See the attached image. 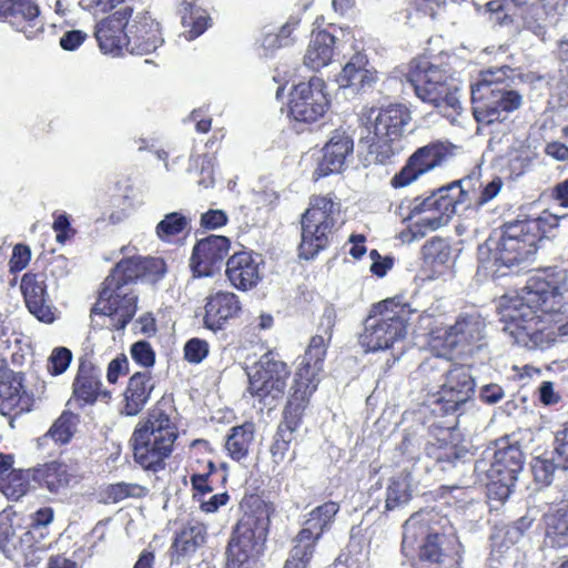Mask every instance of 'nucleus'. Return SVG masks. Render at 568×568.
Here are the masks:
<instances>
[{
    "label": "nucleus",
    "mask_w": 568,
    "mask_h": 568,
    "mask_svg": "<svg viewBox=\"0 0 568 568\" xmlns=\"http://www.w3.org/2000/svg\"><path fill=\"white\" fill-rule=\"evenodd\" d=\"M78 416L71 412H63L53 423L44 438H51L58 444H67L74 434Z\"/></svg>",
    "instance_id": "obj_46"
},
{
    "label": "nucleus",
    "mask_w": 568,
    "mask_h": 568,
    "mask_svg": "<svg viewBox=\"0 0 568 568\" xmlns=\"http://www.w3.org/2000/svg\"><path fill=\"white\" fill-rule=\"evenodd\" d=\"M465 197L466 191L462 186V181H455L424 200L415 199L408 217L416 219L414 222L416 233L423 236L427 231H436L446 225Z\"/></svg>",
    "instance_id": "obj_11"
},
{
    "label": "nucleus",
    "mask_w": 568,
    "mask_h": 568,
    "mask_svg": "<svg viewBox=\"0 0 568 568\" xmlns=\"http://www.w3.org/2000/svg\"><path fill=\"white\" fill-rule=\"evenodd\" d=\"M531 469L535 480L542 486H548L554 479L556 469H562V467L559 465L554 454L551 459L536 458Z\"/></svg>",
    "instance_id": "obj_50"
},
{
    "label": "nucleus",
    "mask_w": 568,
    "mask_h": 568,
    "mask_svg": "<svg viewBox=\"0 0 568 568\" xmlns=\"http://www.w3.org/2000/svg\"><path fill=\"white\" fill-rule=\"evenodd\" d=\"M32 483H34L33 469L11 470L4 479L3 493L12 499H19L33 487Z\"/></svg>",
    "instance_id": "obj_44"
},
{
    "label": "nucleus",
    "mask_w": 568,
    "mask_h": 568,
    "mask_svg": "<svg viewBox=\"0 0 568 568\" xmlns=\"http://www.w3.org/2000/svg\"><path fill=\"white\" fill-rule=\"evenodd\" d=\"M231 242L222 235H211L200 240L193 247L190 268L194 276H210L229 255Z\"/></svg>",
    "instance_id": "obj_21"
},
{
    "label": "nucleus",
    "mask_w": 568,
    "mask_h": 568,
    "mask_svg": "<svg viewBox=\"0 0 568 568\" xmlns=\"http://www.w3.org/2000/svg\"><path fill=\"white\" fill-rule=\"evenodd\" d=\"M268 526L270 517L265 508L245 513L236 524L229 542L225 568H253L252 557L265 541Z\"/></svg>",
    "instance_id": "obj_12"
},
{
    "label": "nucleus",
    "mask_w": 568,
    "mask_h": 568,
    "mask_svg": "<svg viewBox=\"0 0 568 568\" xmlns=\"http://www.w3.org/2000/svg\"><path fill=\"white\" fill-rule=\"evenodd\" d=\"M423 260L430 266L444 265L450 257L448 243L439 237L427 241L422 248Z\"/></svg>",
    "instance_id": "obj_47"
},
{
    "label": "nucleus",
    "mask_w": 568,
    "mask_h": 568,
    "mask_svg": "<svg viewBox=\"0 0 568 568\" xmlns=\"http://www.w3.org/2000/svg\"><path fill=\"white\" fill-rule=\"evenodd\" d=\"M545 542L552 548L568 547V500L545 516Z\"/></svg>",
    "instance_id": "obj_36"
},
{
    "label": "nucleus",
    "mask_w": 568,
    "mask_h": 568,
    "mask_svg": "<svg viewBox=\"0 0 568 568\" xmlns=\"http://www.w3.org/2000/svg\"><path fill=\"white\" fill-rule=\"evenodd\" d=\"M21 292L26 305L33 316L47 324L54 322L55 315L49 301L42 274L26 273L21 280Z\"/></svg>",
    "instance_id": "obj_24"
},
{
    "label": "nucleus",
    "mask_w": 568,
    "mask_h": 568,
    "mask_svg": "<svg viewBox=\"0 0 568 568\" xmlns=\"http://www.w3.org/2000/svg\"><path fill=\"white\" fill-rule=\"evenodd\" d=\"M344 224L341 202L332 194L313 195L301 216L300 257L314 258L331 243L333 235Z\"/></svg>",
    "instance_id": "obj_4"
},
{
    "label": "nucleus",
    "mask_w": 568,
    "mask_h": 568,
    "mask_svg": "<svg viewBox=\"0 0 568 568\" xmlns=\"http://www.w3.org/2000/svg\"><path fill=\"white\" fill-rule=\"evenodd\" d=\"M145 493L146 489L138 484L116 483L105 489V498L110 503H119L128 497H142Z\"/></svg>",
    "instance_id": "obj_49"
},
{
    "label": "nucleus",
    "mask_w": 568,
    "mask_h": 568,
    "mask_svg": "<svg viewBox=\"0 0 568 568\" xmlns=\"http://www.w3.org/2000/svg\"><path fill=\"white\" fill-rule=\"evenodd\" d=\"M444 548L447 554L438 559H433L428 564H419L418 568H462V544L458 539H450L445 542Z\"/></svg>",
    "instance_id": "obj_48"
},
{
    "label": "nucleus",
    "mask_w": 568,
    "mask_h": 568,
    "mask_svg": "<svg viewBox=\"0 0 568 568\" xmlns=\"http://www.w3.org/2000/svg\"><path fill=\"white\" fill-rule=\"evenodd\" d=\"M260 264L258 256H254L252 253H235L226 263L227 278L237 290H251L261 280Z\"/></svg>",
    "instance_id": "obj_28"
},
{
    "label": "nucleus",
    "mask_w": 568,
    "mask_h": 568,
    "mask_svg": "<svg viewBox=\"0 0 568 568\" xmlns=\"http://www.w3.org/2000/svg\"><path fill=\"white\" fill-rule=\"evenodd\" d=\"M568 302V271L554 268L528 280L516 295L499 302L503 332L514 343L545 348L568 336V315L560 312Z\"/></svg>",
    "instance_id": "obj_1"
},
{
    "label": "nucleus",
    "mask_w": 568,
    "mask_h": 568,
    "mask_svg": "<svg viewBox=\"0 0 568 568\" xmlns=\"http://www.w3.org/2000/svg\"><path fill=\"white\" fill-rule=\"evenodd\" d=\"M335 38L327 31H318L312 34L304 63L313 70L327 65L334 53Z\"/></svg>",
    "instance_id": "obj_37"
},
{
    "label": "nucleus",
    "mask_w": 568,
    "mask_h": 568,
    "mask_svg": "<svg viewBox=\"0 0 568 568\" xmlns=\"http://www.w3.org/2000/svg\"><path fill=\"white\" fill-rule=\"evenodd\" d=\"M129 40L128 53L148 54L155 51L162 43L160 24L153 19L149 11L141 10L133 12L128 26Z\"/></svg>",
    "instance_id": "obj_20"
},
{
    "label": "nucleus",
    "mask_w": 568,
    "mask_h": 568,
    "mask_svg": "<svg viewBox=\"0 0 568 568\" xmlns=\"http://www.w3.org/2000/svg\"><path fill=\"white\" fill-rule=\"evenodd\" d=\"M53 520V509L50 507L40 508L32 515L31 528L28 531H33V540L36 539L34 535L41 528L47 527Z\"/></svg>",
    "instance_id": "obj_61"
},
{
    "label": "nucleus",
    "mask_w": 568,
    "mask_h": 568,
    "mask_svg": "<svg viewBox=\"0 0 568 568\" xmlns=\"http://www.w3.org/2000/svg\"><path fill=\"white\" fill-rule=\"evenodd\" d=\"M475 379L464 365H452L445 373L435 395V410L452 414L459 410L474 395Z\"/></svg>",
    "instance_id": "obj_16"
},
{
    "label": "nucleus",
    "mask_w": 568,
    "mask_h": 568,
    "mask_svg": "<svg viewBox=\"0 0 568 568\" xmlns=\"http://www.w3.org/2000/svg\"><path fill=\"white\" fill-rule=\"evenodd\" d=\"M206 526L196 519L187 520L180 530V556H191L206 540Z\"/></svg>",
    "instance_id": "obj_40"
},
{
    "label": "nucleus",
    "mask_w": 568,
    "mask_h": 568,
    "mask_svg": "<svg viewBox=\"0 0 568 568\" xmlns=\"http://www.w3.org/2000/svg\"><path fill=\"white\" fill-rule=\"evenodd\" d=\"M241 310L236 294L219 291L206 297L204 325L212 331L221 329L230 320L237 317Z\"/></svg>",
    "instance_id": "obj_25"
},
{
    "label": "nucleus",
    "mask_w": 568,
    "mask_h": 568,
    "mask_svg": "<svg viewBox=\"0 0 568 568\" xmlns=\"http://www.w3.org/2000/svg\"><path fill=\"white\" fill-rule=\"evenodd\" d=\"M87 37L88 34L81 30H70L60 38V45L63 50L74 51L85 41Z\"/></svg>",
    "instance_id": "obj_59"
},
{
    "label": "nucleus",
    "mask_w": 568,
    "mask_h": 568,
    "mask_svg": "<svg viewBox=\"0 0 568 568\" xmlns=\"http://www.w3.org/2000/svg\"><path fill=\"white\" fill-rule=\"evenodd\" d=\"M33 531L16 527L7 516L0 517V548L8 556L13 557L17 551H24L32 547Z\"/></svg>",
    "instance_id": "obj_34"
},
{
    "label": "nucleus",
    "mask_w": 568,
    "mask_h": 568,
    "mask_svg": "<svg viewBox=\"0 0 568 568\" xmlns=\"http://www.w3.org/2000/svg\"><path fill=\"white\" fill-rule=\"evenodd\" d=\"M335 320L336 313L334 308H325L320 324L323 334H317L311 338L300 367L295 373L288 398H302L304 404H308L310 397L316 390L320 383V374L323 371Z\"/></svg>",
    "instance_id": "obj_9"
},
{
    "label": "nucleus",
    "mask_w": 568,
    "mask_h": 568,
    "mask_svg": "<svg viewBox=\"0 0 568 568\" xmlns=\"http://www.w3.org/2000/svg\"><path fill=\"white\" fill-rule=\"evenodd\" d=\"M173 399L163 397L136 425L131 443L135 462L145 469L156 470L173 450L178 437L171 415Z\"/></svg>",
    "instance_id": "obj_3"
},
{
    "label": "nucleus",
    "mask_w": 568,
    "mask_h": 568,
    "mask_svg": "<svg viewBox=\"0 0 568 568\" xmlns=\"http://www.w3.org/2000/svg\"><path fill=\"white\" fill-rule=\"evenodd\" d=\"M31 260V250L28 245L17 244L12 250V255L9 261L11 272H21L24 270Z\"/></svg>",
    "instance_id": "obj_58"
},
{
    "label": "nucleus",
    "mask_w": 568,
    "mask_h": 568,
    "mask_svg": "<svg viewBox=\"0 0 568 568\" xmlns=\"http://www.w3.org/2000/svg\"><path fill=\"white\" fill-rule=\"evenodd\" d=\"M154 385L148 372L133 374L124 390V405L121 413L126 416H136L146 405Z\"/></svg>",
    "instance_id": "obj_32"
},
{
    "label": "nucleus",
    "mask_w": 568,
    "mask_h": 568,
    "mask_svg": "<svg viewBox=\"0 0 568 568\" xmlns=\"http://www.w3.org/2000/svg\"><path fill=\"white\" fill-rule=\"evenodd\" d=\"M71 361L72 352L69 348L62 346L55 347L48 358L47 369L50 375L59 376L69 368Z\"/></svg>",
    "instance_id": "obj_51"
},
{
    "label": "nucleus",
    "mask_w": 568,
    "mask_h": 568,
    "mask_svg": "<svg viewBox=\"0 0 568 568\" xmlns=\"http://www.w3.org/2000/svg\"><path fill=\"white\" fill-rule=\"evenodd\" d=\"M436 517L437 515L432 513L415 514L403 526L404 548H414L419 539L423 540L419 545V564H428L433 559L444 557V554H447L444 544L450 539H458L449 520L440 518L435 521Z\"/></svg>",
    "instance_id": "obj_10"
},
{
    "label": "nucleus",
    "mask_w": 568,
    "mask_h": 568,
    "mask_svg": "<svg viewBox=\"0 0 568 568\" xmlns=\"http://www.w3.org/2000/svg\"><path fill=\"white\" fill-rule=\"evenodd\" d=\"M306 406L307 404H304L302 398H288L283 412V420L277 427L274 442L270 448L272 459L276 465L283 463L288 456L294 433L301 424Z\"/></svg>",
    "instance_id": "obj_23"
},
{
    "label": "nucleus",
    "mask_w": 568,
    "mask_h": 568,
    "mask_svg": "<svg viewBox=\"0 0 568 568\" xmlns=\"http://www.w3.org/2000/svg\"><path fill=\"white\" fill-rule=\"evenodd\" d=\"M551 227L547 217L505 223L499 236H490L479 248V258L487 260L496 267H511L527 262L537 253Z\"/></svg>",
    "instance_id": "obj_2"
},
{
    "label": "nucleus",
    "mask_w": 568,
    "mask_h": 568,
    "mask_svg": "<svg viewBox=\"0 0 568 568\" xmlns=\"http://www.w3.org/2000/svg\"><path fill=\"white\" fill-rule=\"evenodd\" d=\"M554 449L562 470L568 469V422L556 432Z\"/></svg>",
    "instance_id": "obj_52"
},
{
    "label": "nucleus",
    "mask_w": 568,
    "mask_h": 568,
    "mask_svg": "<svg viewBox=\"0 0 568 568\" xmlns=\"http://www.w3.org/2000/svg\"><path fill=\"white\" fill-rule=\"evenodd\" d=\"M132 14L133 7L126 6L97 22L94 37L103 53L114 57L128 53V26Z\"/></svg>",
    "instance_id": "obj_19"
},
{
    "label": "nucleus",
    "mask_w": 568,
    "mask_h": 568,
    "mask_svg": "<svg viewBox=\"0 0 568 568\" xmlns=\"http://www.w3.org/2000/svg\"><path fill=\"white\" fill-rule=\"evenodd\" d=\"M136 295L129 286L104 281L93 314L104 316L102 325L112 329H123L136 311Z\"/></svg>",
    "instance_id": "obj_15"
},
{
    "label": "nucleus",
    "mask_w": 568,
    "mask_h": 568,
    "mask_svg": "<svg viewBox=\"0 0 568 568\" xmlns=\"http://www.w3.org/2000/svg\"><path fill=\"white\" fill-rule=\"evenodd\" d=\"M495 466L494 448H487L483 452L479 459L474 465V475L478 484L498 489V476Z\"/></svg>",
    "instance_id": "obj_45"
},
{
    "label": "nucleus",
    "mask_w": 568,
    "mask_h": 568,
    "mask_svg": "<svg viewBox=\"0 0 568 568\" xmlns=\"http://www.w3.org/2000/svg\"><path fill=\"white\" fill-rule=\"evenodd\" d=\"M538 153L530 146H521L511 159V168L516 174H523L537 160Z\"/></svg>",
    "instance_id": "obj_53"
},
{
    "label": "nucleus",
    "mask_w": 568,
    "mask_h": 568,
    "mask_svg": "<svg viewBox=\"0 0 568 568\" xmlns=\"http://www.w3.org/2000/svg\"><path fill=\"white\" fill-rule=\"evenodd\" d=\"M9 23L28 39L34 38L42 30L39 8L34 0H17Z\"/></svg>",
    "instance_id": "obj_33"
},
{
    "label": "nucleus",
    "mask_w": 568,
    "mask_h": 568,
    "mask_svg": "<svg viewBox=\"0 0 568 568\" xmlns=\"http://www.w3.org/2000/svg\"><path fill=\"white\" fill-rule=\"evenodd\" d=\"M339 510L335 501H327L308 513L303 528L295 537V545L284 568H306L314 552L315 545L323 532L328 529Z\"/></svg>",
    "instance_id": "obj_13"
},
{
    "label": "nucleus",
    "mask_w": 568,
    "mask_h": 568,
    "mask_svg": "<svg viewBox=\"0 0 568 568\" xmlns=\"http://www.w3.org/2000/svg\"><path fill=\"white\" fill-rule=\"evenodd\" d=\"M209 354V344L201 338H191L184 345V358L192 364L201 363Z\"/></svg>",
    "instance_id": "obj_54"
},
{
    "label": "nucleus",
    "mask_w": 568,
    "mask_h": 568,
    "mask_svg": "<svg viewBox=\"0 0 568 568\" xmlns=\"http://www.w3.org/2000/svg\"><path fill=\"white\" fill-rule=\"evenodd\" d=\"M72 394L81 406L95 403L100 396H109V393L102 389L100 371L88 362H82L79 365L72 385Z\"/></svg>",
    "instance_id": "obj_29"
},
{
    "label": "nucleus",
    "mask_w": 568,
    "mask_h": 568,
    "mask_svg": "<svg viewBox=\"0 0 568 568\" xmlns=\"http://www.w3.org/2000/svg\"><path fill=\"white\" fill-rule=\"evenodd\" d=\"M210 21L211 18L203 8L194 3H185L182 12V26L189 29L184 32L187 40L201 36L209 28Z\"/></svg>",
    "instance_id": "obj_42"
},
{
    "label": "nucleus",
    "mask_w": 568,
    "mask_h": 568,
    "mask_svg": "<svg viewBox=\"0 0 568 568\" xmlns=\"http://www.w3.org/2000/svg\"><path fill=\"white\" fill-rule=\"evenodd\" d=\"M495 466L498 476V489L500 498L510 494V488L515 486L518 474L523 469L524 455L519 447L509 445L503 448H494Z\"/></svg>",
    "instance_id": "obj_27"
},
{
    "label": "nucleus",
    "mask_w": 568,
    "mask_h": 568,
    "mask_svg": "<svg viewBox=\"0 0 568 568\" xmlns=\"http://www.w3.org/2000/svg\"><path fill=\"white\" fill-rule=\"evenodd\" d=\"M407 80L416 95L438 109L444 116L453 118L459 113L462 106L457 84L445 70L433 64L427 58L410 61Z\"/></svg>",
    "instance_id": "obj_7"
},
{
    "label": "nucleus",
    "mask_w": 568,
    "mask_h": 568,
    "mask_svg": "<svg viewBox=\"0 0 568 568\" xmlns=\"http://www.w3.org/2000/svg\"><path fill=\"white\" fill-rule=\"evenodd\" d=\"M452 143L436 141L417 149L407 160L405 166L392 179V186L404 187L416 181L424 173L442 165L454 155Z\"/></svg>",
    "instance_id": "obj_17"
},
{
    "label": "nucleus",
    "mask_w": 568,
    "mask_h": 568,
    "mask_svg": "<svg viewBox=\"0 0 568 568\" xmlns=\"http://www.w3.org/2000/svg\"><path fill=\"white\" fill-rule=\"evenodd\" d=\"M54 221L52 229L55 232V241L64 244L69 239L74 235V230L71 227L69 216L65 213L53 214Z\"/></svg>",
    "instance_id": "obj_57"
},
{
    "label": "nucleus",
    "mask_w": 568,
    "mask_h": 568,
    "mask_svg": "<svg viewBox=\"0 0 568 568\" xmlns=\"http://www.w3.org/2000/svg\"><path fill=\"white\" fill-rule=\"evenodd\" d=\"M155 233L161 241L172 242L178 235V212L166 214L164 219L158 223Z\"/></svg>",
    "instance_id": "obj_55"
},
{
    "label": "nucleus",
    "mask_w": 568,
    "mask_h": 568,
    "mask_svg": "<svg viewBox=\"0 0 568 568\" xmlns=\"http://www.w3.org/2000/svg\"><path fill=\"white\" fill-rule=\"evenodd\" d=\"M132 358L143 367L153 366L155 354L148 342L140 341L131 346Z\"/></svg>",
    "instance_id": "obj_56"
},
{
    "label": "nucleus",
    "mask_w": 568,
    "mask_h": 568,
    "mask_svg": "<svg viewBox=\"0 0 568 568\" xmlns=\"http://www.w3.org/2000/svg\"><path fill=\"white\" fill-rule=\"evenodd\" d=\"M479 396L487 404H496L504 398L505 392L498 384H487L480 388Z\"/></svg>",
    "instance_id": "obj_64"
},
{
    "label": "nucleus",
    "mask_w": 568,
    "mask_h": 568,
    "mask_svg": "<svg viewBox=\"0 0 568 568\" xmlns=\"http://www.w3.org/2000/svg\"><path fill=\"white\" fill-rule=\"evenodd\" d=\"M128 372V359L125 356L112 359L108 366L106 378L109 383H116L119 376Z\"/></svg>",
    "instance_id": "obj_63"
},
{
    "label": "nucleus",
    "mask_w": 568,
    "mask_h": 568,
    "mask_svg": "<svg viewBox=\"0 0 568 568\" xmlns=\"http://www.w3.org/2000/svg\"><path fill=\"white\" fill-rule=\"evenodd\" d=\"M227 215L222 210H209L201 216V225L209 230H214L225 225Z\"/></svg>",
    "instance_id": "obj_60"
},
{
    "label": "nucleus",
    "mask_w": 568,
    "mask_h": 568,
    "mask_svg": "<svg viewBox=\"0 0 568 568\" xmlns=\"http://www.w3.org/2000/svg\"><path fill=\"white\" fill-rule=\"evenodd\" d=\"M412 310L407 304L385 300L366 318L359 343L366 352L385 351L403 341Z\"/></svg>",
    "instance_id": "obj_8"
},
{
    "label": "nucleus",
    "mask_w": 568,
    "mask_h": 568,
    "mask_svg": "<svg viewBox=\"0 0 568 568\" xmlns=\"http://www.w3.org/2000/svg\"><path fill=\"white\" fill-rule=\"evenodd\" d=\"M143 257L122 260L116 264L111 275L105 281L111 284H128L144 275Z\"/></svg>",
    "instance_id": "obj_43"
},
{
    "label": "nucleus",
    "mask_w": 568,
    "mask_h": 568,
    "mask_svg": "<svg viewBox=\"0 0 568 568\" xmlns=\"http://www.w3.org/2000/svg\"><path fill=\"white\" fill-rule=\"evenodd\" d=\"M34 484L45 487L51 493H58L69 484L70 475L64 464L51 462L33 469Z\"/></svg>",
    "instance_id": "obj_39"
},
{
    "label": "nucleus",
    "mask_w": 568,
    "mask_h": 568,
    "mask_svg": "<svg viewBox=\"0 0 568 568\" xmlns=\"http://www.w3.org/2000/svg\"><path fill=\"white\" fill-rule=\"evenodd\" d=\"M254 437L255 425L252 422L232 427L225 440V449L229 456L237 462L244 459L250 453Z\"/></svg>",
    "instance_id": "obj_38"
},
{
    "label": "nucleus",
    "mask_w": 568,
    "mask_h": 568,
    "mask_svg": "<svg viewBox=\"0 0 568 568\" xmlns=\"http://www.w3.org/2000/svg\"><path fill=\"white\" fill-rule=\"evenodd\" d=\"M29 398L23 389L21 373L6 372L0 378V413L10 415L13 410L22 413L28 409Z\"/></svg>",
    "instance_id": "obj_30"
},
{
    "label": "nucleus",
    "mask_w": 568,
    "mask_h": 568,
    "mask_svg": "<svg viewBox=\"0 0 568 568\" xmlns=\"http://www.w3.org/2000/svg\"><path fill=\"white\" fill-rule=\"evenodd\" d=\"M410 120V112L403 104L369 108L362 113L369 154L375 155L377 162L385 163L400 152V140Z\"/></svg>",
    "instance_id": "obj_5"
},
{
    "label": "nucleus",
    "mask_w": 568,
    "mask_h": 568,
    "mask_svg": "<svg viewBox=\"0 0 568 568\" xmlns=\"http://www.w3.org/2000/svg\"><path fill=\"white\" fill-rule=\"evenodd\" d=\"M467 453L464 447L448 442L446 437L434 438L425 447L426 456L438 464L442 470L456 466L466 457Z\"/></svg>",
    "instance_id": "obj_35"
},
{
    "label": "nucleus",
    "mask_w": 568,
    "mask_h": 568,
    "mask_svg": "<svg viewBox=\"0 0 568 568\" xmlns=\"http://www.w3.org/2000/svg\"><path fill=\"white\" fill-rule=\"evenodd\" d=\"M510 71L509 67L481 71L479 80L471 85L473 113L478 123L491 124L501 119L503 112L521 105V95L509 85Z\"/></svg>",
    "instance_id": "obj_6"
},
{
    "label": "nucleus",
    "mask_w": 568,
    "mask_h": 568,
    "mask_svg": "<svg viewBox=\"0 0 568 568\" xmlns=\"http://www.w3.org/2000/svg\"><path fill=\"white\" fill-rule=\"evenodd\" d=\"M290 375L287 364L267 352L248 372V392L266 405L271 404L283 396Z\"/></svg>",
    "instance_id": "obj_14"
},
{
    "label": "nucleus",
    "mask_w": 568,
    "mask_h": 568,
    "mask_svg": "<svg viewBox=\"0 0 568 568\" xmlns=\"http://www.w3.org/2000/svg\"><path fill=\"white\" fill-rule=\"evenodd\" d=\"M412 481V475L406 471H400L390 478L386 489V509L393 510L410 500Z\"/></svg>",
    "instance_id": "obj_41"
},
{
    "label": "nucleus",
    "mask_w": 568,
    "mask_h": 568,
    "mask_svg": "<svg viewBox=\"0 0 568 568\" xmlns=\"http://www.w3.org/2000/svg\"><path fill=\"white\" fill-rule=\"evenodd\" d=\"M352 138L344 131H334L328 142L323 148V158L316 168V179L328 174L338 173L348 155L353 153Z\"/></svg>",
    "instance_id": "obj_26"
},
{
    "label": "nucleus",
    "mask_w": 568,
    "mask_h": 568,
    "mask_svg": "<svg viewBox=\"0 0 568 568\" xmlns=\"http://www.w3.org/2000/svg\"><path fill=\"white\" fill-rule=\"evenodd\" d=\"M369 257L372 260L371 271L377 276H384L393 266V260L389 257H384L382 260L376 250H372L369 252Z\"/></svg>",
    "instance_id": "obj_62"
},
{
    "label": "nucleus",
    "mask_w": 568,
    "mask_h": 568,
    "mask_svg": "<svg viewBox=\"0 0 568 568\" xmlns=\"http://www.w3.org/2000/svg\"><path fill=\"white\" fill-rule=\"evenodd\" d=\"M324 89V80L318 77H312L307 83L297 84L291 93V115L302 122H315L323 116L328 106Z\"/></svg>",
    "instance_id": "obj_18"
},
{
    "label": "nucleus",
    "mask_w": 568,
    "mask_h": 568,
    "mask_svg": "<svg viewBox=\"0 0 568 568\" xmlns=\"http://www.w3.org/2000/svg\"><path fill=\"white\" fill-rule=\"evenodd\" d=\"M366 65V55L362 53L353 55L336 78L339 88H349L354 92L365 91L371 88L376 77Z\"/></svg>",
    "instance_id": "obj_31"
},
{
    "label": "nucleus",
    "mask_w": 568,
    "mask_h": 568,
    "mask_svg": "<svg viewBox=\"0 0 568 568\" xmlns=\"http://www.w3.org/2000/svg\"><path fill=\"white\" fill-rule=\"evenodd\" d=\"M486 323L478 314H467L460 316L456 323L449 327L448 343L452 347H459L463 354H474L485 345Z\"/></svg>",
    "instance_id": "obj_22"
}]
</instances>
